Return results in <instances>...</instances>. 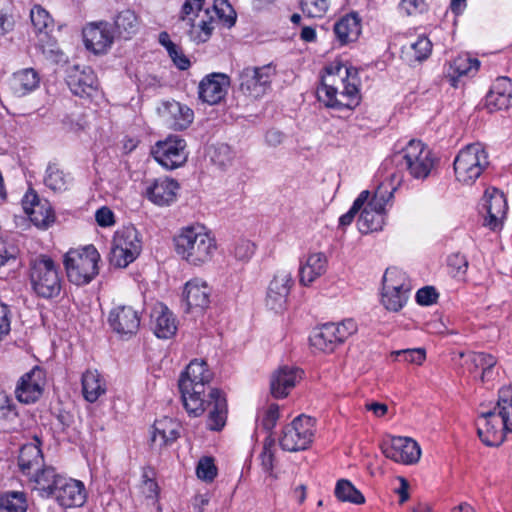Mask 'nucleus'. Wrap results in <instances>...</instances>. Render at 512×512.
Wrapping results in <instances>:
<instances>
[{"mask_svg": "<svg viewBox=\"0 0 512 512\" xmlns=\"http://www.w3.org/2000/svg\"><path fill=\"white\" fill-rule=\"evenodd\" d=\"M425 3L423 0H401L400 9L407 15H414L424 11Z\"/></svg>", "mask_w": 512, "mask_h": 512, "instance_id": "obj_64", "label": "nucleus"}, {"mask_svg": "<svg viewBox=\"0 0 512 512\" xmlns=\"http://www.w3.org/2000/svg\"><path fill=\"white\" fill-rule=\"evenodd\" d=\"M213 377L206 361L194 359L181 374L179 389L187 413L199 417L207 411V427L220 431L226 424L228 407L224 393L210 385Z\"/></svg>", "mask_w": 512, "mask_h": 512, "instance_id": "obj_1", "label": "nucleus"}, {"mask_svg": "<svg viewBox=\"0 0 512 512\" xmlns=\"http://www.w3.org/2000/svg\"><path fill=\"white\" fill-rule=\"evenodd\" d=\"M29 280L32 290L42 298L57 297L62 289L59 265L48 255L40 254L29 262Z\"/></svg>", "mask_w": 512, "mask_h": 512, "instance_id": "obj_6", "label": "nucleus"}, {"mask_svg": "<svg viewBox=\"0 0 512 512\" xmlns=\"http://www.w3.org/2000/svg\"><path fill=\"white\" fill-rule=\"evenodd\" d=\"M234 256L240 261H248L255 253V244L248 239H240L235 243Z\"/></svg>", "mask_w": 512, "mask_h": 512, "instance_id": "obj_55", "label": "nucleus"}, {"mask_svg": "<svg viewBox=\"0 0 512 512\" xmlns=\"http://www.w3.org/2000/svg\"><path fill=\"white\" fill-rule=\"evenodd\" d=\"M369 195L370 192L368 190H364L358 195L349 211L339 218V225L341 227L348 226L352 223L355 215L363 208L365 203L368 201Z\"/></svg>", "mask_w": 512, "mask_h": 512, "instance_id": "obj_51", "label": "nucleus"}, {"mask_svg": "<svg viewBox=\"0 0 512 512\" xmlns=\"http://www.w3.org/2000/svg\"><path fill=\"white\" fill-rule=\"evenodd\" d=\"M179 424L171 418L163 417L153 424L151 447L161 451L171 445L179 437Z\"/></svg>", "mask_w": 512, "mask_h": 512, "instance_id": "obj_31", "label": "nucleus"}, {"mask_svg": "<svg viewBox=\"0 0 512 512\" xmlns=\"http://www.w3.org/2000/svg\"><path fill=\"white\" fill-rule=\"evenodd\" d=\"M274 448L275 443L271 438H267L263 444V449L259 455L261 466L264 471L271 472L274 466Z\"/></svg>", "mask_w": 512, "mask_h": 512, "instance_id": "obj_54", "label": "nucleus"}, {"mask_svg": "<svg viewBox=\"0 0 512 512\" xmlns=\"http://www.w3.org/2000/svg\"><path fill=\"white\" fill-rule=\"evenodd\" d=\"M381 451L386 458L405 465L417 463L421 456L420 446L409 437H388L382 441Z\"/></svg>", "mask_w": 512, "mask_h": 512, "instance_id": "obj_14", "label": "nucleus"}, {"mask_svg": "<svg viewBox=\"0 0 512 512\" xmlns=\"http://www.w3.org/2000/svg\"><path fill=\"white\" fill-rule=\"evenodd\" d=\"M196 475L205 482H212L217 476V467L212 457H203L196 467Z\"/></svg>", "mask_w": 512, "mask_h": 512, "instance_id": "obj_53", "label": "nucleus"}, {"mask_svg": "<svg viewBox=\"0 0 512 512\" xmlns=\"http://www.w3.org/2000/svg\"><path fill=\"white\" fill-rule=\"evenodd\" d=\"M479 67L480 61L468 54L457 56L450 65L453 75L457 76H473L477 73Z\"/></svg>", "mask_w": 512, "mask_h": 512, "instance_id": "obj_45", "label": "nucleus"}, {"mask_svg": "<svg viewBox=\"0 0 512 512\" xmlns=\"http://www.w3.org/2000/svg\"><path fill=\"white\" fill-rule=\"evenodd\" d=\"M439 293L433 286L420 288L415 296L416 302L422 306H429L437 302Z\"/></svg>", "mask_w": 512, "mask_h": 512, "instance_id": "obj_57", "label": "nucleus"}, {"mask_svg": "<svg viewBox=\"0 0 512 512\" xmlns=\"http://www.w3.org/2000/svg\"><path fill=\"white\" fill-rule=\"evenodd\" d=\"M385 222V217L382 213L362 209L358 219V229L361 233L367 234L370 232L381 230Z\"/></svg>", "mask_w": 512, "mask_h": 512, "instance_id": "obj_44", "label": "nucleus"}, {"mask_svg": "<svg viewBox=\"0 0 512 512\" xmlns=\"http://www.w3.org/2000/svg\"><path fill=\"white\" fill-rule=\"evenodd\" d=\"M100 254L93 245L70 249L64 256L69 281L77 286L90 283L99 273Z\"/></svg>", "mask_w": 512, "mask_h": 512, "instance_id": "obj_8", "label": "nucleus"}, {"mask_svg": "<svg viewBox=\"0 0 512 512\" xmlns=\"http://www.w3.org/2000/svg\"><path fill=\"white\" fill-rule=\"evenodd\" d=\"M205 0H186L182 6L180 20L185 21L189 15L199 17Z\"/></svg>", "mask_w": 512, "mask_h": 512, "instance_id": "obj_61", "label": "nucleus"}, {"mask_svg": "<svg viewBox=\"0 0 512 512\" xmlns=\"http://www.w3.org/2000/svg\"><path fill=\"white\" fill-rule=\"evenodd\" d=\"M512 105V81L508 77L497 78L486 96L490 112L506 110Z\"/></svg>", "mask_w": 512, "mask_h": 512, "instance_id": "obj_29", "label": "nucleus"}, {"mask_svg": "<svg viewBox=\"0 0 512 512\" xmlns=\"http://www.w3.org/2000/svg\"><path fill=\"white\" fill-rule=\"evenodd\" d=\"M178 183L171 178L155 179L146 187L145 195L152 203L158 206H168L176 200Z\"/></svg>", "mask_w": 512, "mask_h": 512, "instance_id": "obj_27", "label": "nucleus"}, {"mask_svg": "<svg viewBox=\"0 0 512 512\" xmlns=\"http://www.w3.org/2000/svg\"><path fill=\"white\" fill-rule=\"evenodd\" d=\"M448 267L454 277H460L466 274L468 261L464 255L455 253L448 257Z\"/></svg>", "mask_w": 512, "mask_h": 512, "instance_id": "obj_56", "label": "nucleus"}, {"mask_svg": "<svg viewBox=\"0 0 512 512\" xmlns=\"http://www.w3.org/2000/svg\"><path fill=\"white\" fill-rule=\"evenodd\" d=\"M230 78L224 73H211L205 76L198 87L199 98L210 105L221 102L227 94Z\"/></svg>", "mask_w": 512, "mask_h": 512, "instance_id": "obj_22", "label": "nucleus"}, {"mask_svg": "<svg viewBox=\"0 0 512 512\" xmlns=\"http://www.w3.org/2000/svg\"><path fill=\"white\" fill-rule=\"evenodd\" d=\"M213 12L216 14L218 19L228 27L234 25L236 21V14L227 0H215L213 4Z\"/></svg>", "mask_w": 512, "mask_h": 512, "instance_id": "obj_50", "label": "nucleus"}, {"mask_svg": "<svg viewBox=\"0 0 512 512\" xmlns=\"http://www.w3.org/2000/svg\"><path fill=\"white\" fill-rule=\"evenodd\" d=\"M390 356L395 361H404L410 364L422 365L426 359V351L423 348L395 350L391 352Z\"/></svg>", "mask_w": 512, "mask_h": 512, "instance_id": "obj_48", "label": "nucleus"}, {"mask_svg": "<svg viewBox=\"0 0 512 512\" xmlns=\"http://www.w3.org/2000/svg\"><path fill=\"white\" fill-rule=\"evenodd\" d=\"M408 297V292L388 291L386 289H382L381 302L387 310L398 312L404 307Z\"/></svg>", "mask_w": 512, "mask_h": 512, "instance_id": "obj_47", "label": "nucleus"}, {"mask_svg": "<svg viewBox=\"0 0 512 512\" xmlns=\"http://www.w3.org/2000/svg\"><path fill=\"white\" fill-rule=\"evenodd\" d=\"M335 337L338 338L339 344L344 343L351 335L357 332V324L351 319H345L338 323H329Z\"/></svg>", "mask_w": 512, "mask_h": 512, "instance_id": "obj_49", "label": "nucleus"}, {"mask_svg": "<svg viewBox=\"0 0 512 512\" xmlns=\"http://www.w3.org/2000/svg\"><path fill=\"white\" fill-rule=\"evenodd\" d=\"M22 206L30 221L38 228L46 229L55 222V213L47 200L39 198L34 190L26 192Z\"/></svg>", "mask_w": 512, "mask_h": 512, "instance_id": "obj_17", "label": "nucleus"}, {"mask_svg": "<svg viewBox=\"0 0 512 512\" xmlns=\"http://www.w3.org/2000/svg\"><path fill=\"white\" fill-rule=\"evenodd\" d=\"M142 251V237L132 225L123 226L114 233L109 262L116 268H126Z\"/></svg>", "mask_w": 512, "mask_h": 512, "instance_id": "obj_10", "label": "nucleus"}, {"mask_svg": "<svg viewBox=\"0 0 512 512\" xmlns=\"http://www.w3.org/2000/svg\"><path fill=\"white\" fill-rule=\"evenodd\" d=\"M460 357L464 359L463 365L473 377L479 378L481 382L491 381L495 376V366L497 358L485 352H467L460 353Z\"/></svg>", "mask_w": 512, "mask_h": 512, "instance_id": "obj_20", "label": "nucleus"}, {"mask_svg": "<svg viewBox=\"0 0 512 512\" xmlns=\"http://www.w3.org/2000/svg\"><path fill=\"white\" fill-rule=\"evenodd\" d=\"M173 241L176 254L195 267H201L212 261L217 251L216 239L201 225L181 228Z\"/></svg>", "mask_w": 512, "mask_h": 512, "instance_id": "obj_4", "label": "nucleus"}, {"mask_svg": "<svg viewBox=\"0 0 512 512\" xmlns=\"http://www.w3.org/2000/svg\"><path fill=\"white\" fill-rule=\"evenodd\" d=\"M160 111L167 125L174 130L188 128L194 119L192 109L174 100L164 102Z\"/></svg>", "mask_w": 512, "mask_h": 512, "instance_id": "obj_28", "label": "nucleus"}, {"mask_svg": "<svg viewBox=\"0 0 512 512\" xmlns=\"http://www.w3.org/2000/svg\"><path fill=\"white\" fill-rule=\"evenodd\" d=\"M333 30L339 44L347 45L359 38L361 20L356 13L347 14L334 24Z\"/></svg>", "mask_w": 512, "mask_h": 512, "instance_id": "obj_32", "label": "nucleus"}, {"mask_svg": "<svg viewBox=\"0 0 512 512\" xmlns=\"http://www.w3.org/2000/svg\"><path fill=\"white\" fill-rule=\"evenodd\" d=\"M28 500L25 492L6 491L0 494V512H26Z\"/></svg>", "mask_w": 512, "mask_h": 512, "instance_id": "obj_41", "label": "nucleus"}, {"mask_svg": "<svg viewBox=\"0 0 512 512\" xmlns=\"http://www.w3.org/2000/svg\"><path fill=\"white\" fill-rule=\"evenodd\" d=\"M310 342L313 347L326 353L333 352L340 345L329 323L318 328L310 337Z\"/></svg>", "mask_w": 512, "mask_h": 512, "instance_id": "obj_38", "label": "nucleus"}, {"mask_svg": "<svg viewBox=\"0 0 512 512\" xmlns=\"http://www.w3.org/2000/svg\"><path fill=\"white\" fill-rule=\"evenodd\" d=\"M43 181L49 189L55 192H62L68 189L71 178L57 163H49Z\"/></svg>", "mask_w": 512, "mask_h": 512, "instance_id": "obj_39", "label": "nucleus"}, {"mask_svg": "<svg viewBox=\"0 0 512 512\" xmlns=\"http://www.w3.org/2000/svg\"><path fill=\"white\" fill-rule=\"evenodd\" d=\"M335 496L343 502L363 504L365 498L356 487L346 479L338 480L335 487Z\"/></svg>", "mask_w": 512, "mask_h": 512, "instance_id": "obj_46", "label": "nucleus"}, {"mask_svg": "<svg viewBox=\"0 0 512 512\" xmlns=\"http://www.w3.org/2000/svg\"><path fill=\"white\" fill-rule=\"evenodd\" d=\"M152 319L153 330L158 338L168 339L176 333L177 326L175 318L167 307L160 306L155 308Z\"/></svg>", "mask_w": 512, "mask_h": 512, "instance_id": "obj_37", "label": "nucleus"}, {"mask_svg": "<svg viewBox=\"0 0 512 512\" xmlns=\"http://www.w3.org/2000/svg\"><path fill=\"white\" fill-rule=\"evenodd\" d=\"M489 155L481 143H471L460 149L454 162V174L462 185H473L489 167Z\"/></svg>", "mask_w": 512, "mask_h": 512, "instance_id": "obj_7", "label": "nucleus"}, {"mask_svg": "<svg viewBox=\"0 0 512 512\" xmlns=\"http://www.w3.org/2000/svg\"><path fill=\"white\" fill-rule=\"evenodd\" d=\"M407 61L422 62L426 60L432 52V43L426 36H419L415 42L403 47Z\"/></svg>", "mask_w": 512, "mask_h": 512, "instance_id": "obj_40", "label": "nucleus"}, {"mask_svg": "<svg viewBox=\"0 0 512 512\" xmlns=\"http://www.w3.org/2000/svg\"><path fill=\"white\" fill-rule=\"evenodd\" d=\"M276 67L272 64L245 67L239 74V87L246 96L258 99L271 89Z\"/></svg>", "mask_w": 512, "mask_h": 512, "instance_id": "obj_11", "label": "nucleus"}, {"mask_svg": "<svg viewBox=\"0 0 512 512\" xmlns=\"http://www.w3.org/2000/svg\"><path fill=\"white\" fill-rule=\"evenodd\" d=\"M393 161L414 179H426L436 164L432 151L420 140H410L393 156Z\"/></svg>", "mask_w": 512, "mask_h": 512, "instance_id": "obj_9", "label": "nucleus"}, {"mask_svg": "<svg viewBox=\"0 0 512 512\" xmlns=\"http://www.w3.org/2000/svg\"><path fill=\"white\" fill-rule=\"evenodd\" d=\"M81 383L83 397L90 403L96 402L102 395L106 393V381L96 369L86 370L82 374Z\"/></svg>", "mask_w": 512, "mask_h": 512, "instance_id": "obj_33", "label": "nucleus"}, {"mask_svg": "<svg viewBox=\"0 0 512 512\" xmlns=\"http://www.w3.org/2000/svg\"><path fill=\"white\" fill-rule=\"evenodd\" d=\"M18 416L13 400L7 395L0 396V419L13 420Z\"/></svg>", "mask_w": 512, "mask_h": 512, "instance_id": "obj_60", "label": "nucleus"}, {"mask_svg": "<svg viewBox=\"0 0 512 512\" xmlns=\"http://www.w3.org/2000/svg\"><path fill=\"white\" fill-rule=\"evenodd\" d=\"M20 471L28 477L32 489L36 491V480L50 466L44 465L43 454L39 443H28L21 447L18 456Z\"/></svg>", "mask_w": 512, "mask_h": 512, "instance_id": "obj_16", "label": "nucleus"}, {"mask_svg": "<svg viewBox=\"0 0 512 512\" xmlns=\"http://www.w3.org/2000/svg\"><path fill=\"white\" fill-rule=\"evenodd\" d=\"M85 46L95 54L106 53L111 47L114 35L110 31L109 23H90L83 29Z\"/></svg>", "mask_w": 512, "mask_h": 512, "instance_id": "obj_23", "label": "nucleus"}, {"mask_svg": "<svg viewBox=\"0 0 512 512\" xmlns=\"http://www.w3.org/2000/svg\"><path fill=\"white\" fill-rule=\"evenodd\" d=\"M45 385V371L41 367L35 366L19 378L15 388V396L21 403H35L41 398Z\"/></svg>", "mask_w": 512, "mask_h": 512, "instance_id": "obj_15", "label": "nucleus"}, {"mask_svg": "<svg viewBox=\"0 0 512 512\" xmlns=\"http://www.w3.org/2000/svg\"><path fill=\"white\" fill-rule=\"evenodd\" d=\"M301 9L309 17H322L329 8V0H301Z\"/></svg>", "mask_w": 512, "mask_h": 512, "instance_id": "obj_52", "label": "nucleus"}, {"mask_svg": "<svg viewBox=\"0 0 512 512\" xmlns=\"http://www.w3.org/2000/svg\"><path fill=\"white\" fill-rule=\"evenodd\" d=\"M30 20L34 28V32L37 34H47L50 30L54 21L50 13L39 4L33 5L30 10Z\"/></svg>", "mask_w": 512, "mask_h": 512, "instance_id": "obj_43", "label": "nucleus"}, {"mask_svg": "<svg viewBox=\"0 0 512 512\" xmlns=\"http://www.w3.org/2000/svg\"><path fill=\"white\" fill-rule=\"evenodd\" d=\"M303 371L294 366H281L271 376L270 389L275 398H284L302 379Z\"/></svg>", "mask_w": 512, "mask_h": 512, "instance_id": "obj_24", "label": "nucleus"}, {"mask_svg": "<svg viewBox=\"0 0 512 512\" xmlns=\"http://www.w3.org/2000/svg\"><path fill=\"white\" fill-rule=\"evenodd\" d=\"M278 419L279 406L277 404H270L263 412L261 424L265 430L270 431L275 427Z\"/></svg>", "mask_w": 512, "mask_h": 512, "instance_id": "obj_58", "label": "nucleus"}, {"mask_svg": "<svg viewBox=\"0 0 512 512\" xmlns=\"http://www.w3.org/2000/svg\"><path fill=\"white\" fill-rule=\"evenodd\" d=\"M317 97L328 108L354 109L360 102L357 70L340 62L326 66Z\"/></svg>", "mask_w": 512, "mask_h": 512, "instance_id": "obj_2", "label": "nucleus"}, {"mask_svg": "<svg viewBox=\"0 0 512 512\" xmlns=\"http://www.w3.org/2000/svg\"><path fill=\"white\" fill-rule=\"evenodd\" d=\"M293 285L292 271L278 270L269 283L265 300L266 306L275 311L283 309Z\"/></svg>", "mask_w": 512, "mask_h": 512, "instance_id": "obj_18", "label": "nucleus"}, {"mask_svg": "<svg viewBox=\"0 0 512 512\" xmlns=\"http://www.w3.org/2000/svg\"><path fill=\"white\" fill-rule=\"evenodd\" d=\"M382 289L409 293L411 286L406 273L398 268L392 267L388 268L384 273Z\"/></svg>", "mask_w": 512, "mask_h": 512, "instance_id": "obj_42", "label": "nucleus"}, {"mask_svg": "<svg viewBox=\"0 0 512 512\" xmlns=\"http://www.w3.org/2000/svg\"><path fill=\"white\" fill-rule=\"evenodd\" d=\"M387 200L388 199H386L385 195L378 190L364 207V209L382 213V215L385 217V205Z\"/></svg>", "mask_w": 512, "mask_h": 512, "instance_id": "obj_62", "label": "nucleus"}, {"mask_svg": "<svg viewBox=\"0 0 512 512\" xmlns=\"http://www.w3.org/2000/svg\"><path fill=\"white\" fill-rule=\"evenodd\" d=\"M95 219L99 226L108 227L114 224V213L108 207H101L95 213Z\"/></svg>", "mask_w": 512, "mask_h": 512, "instance_id": "obj_63", "label": "nucleus"}, {"mask_svg": "<svg viewBox=\"0 0 512 512\" xmlns=\"http://www.w3.org/2000/svg\"><path fill=\"white\" fill-rule=\"evenodd\" d=\"M211 287L206 281L194 278L185 284L184 300L187 310L203 311L209 306Z\"/></svg>", "mask_w": 512, "mask_h": 512, "instance_id": "obj_26", "label": "nucleus"}, {"mask_svg": "<svg viewBox=\"0 0 512 512\" xmlns=\"http://www.w3.org/2000/svg\"><path fill=\"white\" fill-rule=\"evenodd\" d=\"M477 432L487 446H499L507 433L512 434V386L502 387L494 409L479 416Z\"/></svg>", "mask_w": 512, "mask_h": 512, "instance_id": "obj_3", "label": "nucleus"}, {"mask_svg": "<svg viewBox=\"0 0 512 512\" xmlns=\"http://www.w3.org/2000/svg\"><path fill=\"white\" fill-rule=\"evenodd\" d=\"M12 312L8 305L0 303V342L10 333Z\"/></svg>", "mask_w": 512, "mask_h": 512, "instance_id": "obj_59", "label": "nucleus"}, {"mask_svg": "<svg viewBox=\"0 0 512 512\" xmlns=\"http://www.w3.org/2000/svg\"><path fill=\"white\" fill-rule=\"evenodd\" d=\"M67 84L72 93L80 97L90 96L98 87L97 77L90 67L82 70L74 67L68 75Z\"/></svg>", "mask_w": 512, "mask_h": 512, "instance_id": "obj_30", "label": "nucleus"}, {"mask_svg": "<svg viewBox=\"0 0 512 512\" xmlns=\"http://www.w3.org/2000/svg\"><path fill=\"white\" fill-rule=\"evenodd\" d=\"M328 259L322 252L308 254L299 263V283L310 286L316 279L326 273Z\"/></svg>", "mask_w": 512, "mask_h": 512, "instance_id": "obj_25", "label": "nucleus"}, {"mask_svg": "<svg viewBox=\"0 0 512 512\" xmlns=\"http://www.w3.org/2000/svg\"><path fill=\"white\" fill-rule=\"evenodd\" d=\"M140 27V19L132 9H124L114 17V33L117 37L128 40Z\"/></svg>", "mask_w": 512, "mask_h": 512, "instance_id": "obj_36", "label": "nucleus"}, {"mask_svg": "<svg viewBox=\"0 0 512 512\" xmlns=\"http://www.w3.org/2000/svg\"><path fill=\"white\" fill-rule=\"evenodd\" d=\"M36 491L42 498H52L61 507H81L87 499L83 482L57 473L49 467L36 480Z\"/></svg>", "mask_w": 512, "mask_h": 512, "instance_id": "obj_5", "label": "nucleus"}, {"mask_svg": "<svg viewBox=\"0 0 512 512\" xmlns=\"http://www.w3.org/2000/svg\"><path fill=\"white\" fill-rule=\"evenodd\" d=\"M196 16L189 15L184 22L189 25L188 35L191 41L199 44L208 41L214 30L215 20L210 16L209 9L204 11V15L196 23Z\"/></svg>", "mask_w": 512, "mask_h": 512, "instance_id": "obj_34", "label": "nucleus"}, {"mask_svg": "<svg viewBox=\"0 0 512 512\" xmlns=\"http://www.w3.org/2000/svg\"><path fill=\"white\" fill-rule=\"evenodd\" d=\"M151 154L164 168L176 169L187 161L186 141L179 136H168L165 140L156 142Z\"/></svg>", "mask_w": 512, "mask_h": 512, "instance_id": "obj_13", "label": "nucleus"}, {"mask_svg": "<svg viewBox=\"0 0 512 512\" xmlns=\"http://www.w3.org/2000/svg\"><path fill=\"white\" fill-rule=\"evenodd\" d=\"M111 329L120 336L135 335L140 327V315L129 305H116L108 316Z\"/></svg>", "mask_w": 512, "mask_h": 512, "instance_id": "obj_19", "label": "nucleus"}, {"mask_svg": "<svg viewBox=\"0 0 512 512\" xmlns=\"http://www.w3.org/2000/svg\"><path fill=\"white\" fill-rule=\"evenodd\" d=\"M40 83V77L33 68H25L15 72L10 79V88L14 95L25 96L34 91Z\"/></svg>", "mask_w": 512, "mask_h": 512, "instance_id": "obj_35", "label": "nucleus"}, {"mask_svg": "<svg viewBox=\"0 0 512 512\" xmlns=\"http://www.w3.org/2000/svg\"><path fill=\"white\" fill-rule=\"evenodd\" d=\"M483 201L488 214L484 225L492 231L500 229L508 209L504 194L495 187H489L485 190Z\"/></svg>", "mask_w": 512, "mask_h": 512, "instance_id": "obj_21", "label": "nucleus"}, {"mask_svg": "<svg viewBox=\"0 0 512 512\" xmlns=\"http://www.w3.org/2000/svg\"><path fill=\"white\" fill-rule=\"evenodd\" d=\"M314 437V421L312 418L300 415L286 425L279 438L281 448L288 452L306 450Z\"/></svg>", "mask_w": 512, "mask_h": 512, "instance_id": "obj_12", "label": "nucleus"}]
</instances>
